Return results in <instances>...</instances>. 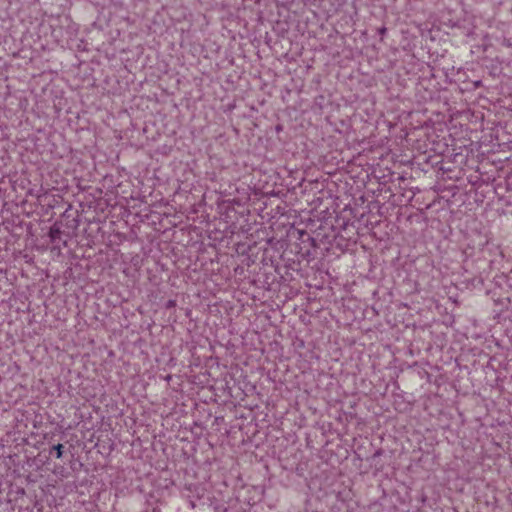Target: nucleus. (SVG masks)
Wrapping results in <instances>:
<instances>
[{
	"instance_id": "nucleus-1",
	"label": "nucleus",
	"mask_w": 512,
	"mask_h": 512,
	"mask_svg": "<svg viewBox=\"0 0 512 512\" xmlns=\"http://www.w3.org/2000/svg\"><path fill=\"white\" fill-rule=\"evenodd\" d=\"M54 449L56 450L57 458H61L62 457L63 445L62 444H57V445L54 446Z\"/></svg>"
},
{
	"instance_id": "nucleus-2",
	"label": "nucleus",
	"mask_w": 512,
	"mask_h": 512,
	"mask_svg": "<svg viewBox=\"0 0 512 512\" xmlns=\"http://www.w3.org/2000/svg\"><path fill=\"white\" fill-rule=\"evenodd\" d=\"M50 233H51V237H54V235H56V233H59V230H56V232H54V230L51 229Z\"/></svg>"
},
{
	"instance_id": "nucleus-3",
	"label": "nucleus",
	"mask_w": 512,
	"mask_h": 512,
	"mask_svg": "<svg viewBox=\"0 0 512 512\" xmlns=\"http://www.w3.org/2000/svg\"><path fill=\"white\" fill-rule=\"evenodd\" d=\"M50 233H51V237H54V235H56V233H59V230H56V232H54V230L51 229Z\"/></svg>"
},
{
	"instance_id": "nucleus-4",
	"label": "nucleus",
	"mask_w": 512,
	"mask_h": 512,
	"mask_svg": "<svg viewBox=\"0 0 512 512\" xmlns=\"http://www.w3.org/2000/svg\"><path fill=\"white\" fill-rule=\"evenodd\" d=\"M50 233H51V237H54V235H56V233H59V230H56V232H54V230L51 229Z\"/></svg>"
}]
</instances>
